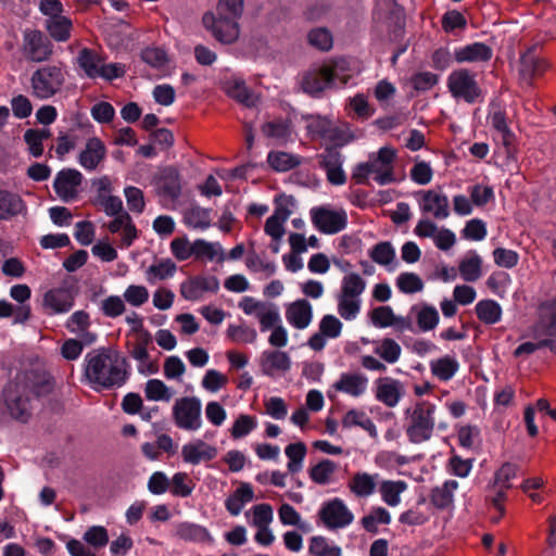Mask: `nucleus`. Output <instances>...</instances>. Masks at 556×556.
<instances>
[{"mask_svg": "<svg viewBox=\"0 0 556 556\" xmlns=\"http://www.w3.org/2000/svg\"><path fill=\"white\" fill-rule=\"evenodd\" d=\"M54 389L53 377L40 368L20 371L2 390L4 405L9 415L26 424L31 417V401L29 394L41 397L50 394Z\"/></svg>", "mask_w": 556, "mask_h": 556, "instance_id": "f257e3e1", "label": "nucleus"}, {"mask_svg": "<svg viewBox=\"0 0 556 556\" xmlns=\"http://www.w3.org/2000/svg\"><path fill=\"white\" fill-rule=\"evenodd\" d=\"M130 364L109 348L86 354L84 375L93 390H114L123 387L130 376Z\"/></svg>", "mask_w": 556, "mask_h": 556, "instance_id": "f03ea898", "label": "nucleus"}, {"mask_svg": "<svg viewBox=\"0 0 556 556\" xmlns=\"http://www.w3.org/2000/svg\"><path fill=\"white\" fill-rule=\"evenodd\" d=\"M244 0H219L216 12H206L202 23L212 36L224 45L235 42L240 34L239 20L243 13Z\"/></svg>", "mask_w": 556, "mask_h": 556, "instance_id": "7ed1b4c3", "label": "nucleus"}, {"mask_svg": "<svg viewBox=\"0 0 556 556\" xmlns=\"http://www.w3.org/2000/svg\"><path fill=\"white\" fill-rule=\"evenodd\" d=\"M345 61H334L329 65L308 71L302 79L304 92L319 97L326 89L343 87L348 84L350 76L344 74Z\"/></svg>", "mask_w": 556, "mask_h": 556, "instance_id": "20e7f679", "label": "nucleus"}, {"mask_svg": "<svg viewBox=\"0 0 556 556\" xmlns=\"http://www.w3.org/2000/svg\"><path fill=\"white\" fill-rule=\"evenodd\" d=\"M435 404L429 401H420L413 408L405 410L408 418L406 435L413 444H420L429 441L433 434L435 426Z\"/></svg>", "mask_w": 556, "mask_h": 556, "instance_id": "39448f33", "label": "nucleus"}, {"mask_svg": "<svg viewBox=\"0 0 556 556\" xmlns=\"http://www.w3.org/2000/svg\"><path fill=\"white\" fill-rule=\"evenodd\" d=\"M64 83L65 74L60 66L45 65L31 74V93L37 99L47 100L55 96Z\"/></svg>", "mask_w": 556, "mask_h": 556, "instance_id": "423d86ee", "label": "nucleus"}, {"mask_svg": "<svg viewBox=\"0 0 556 556\" xmlns=\"http://www.w3.org/2000/svg\"><path fill=\"white\" fill-rule=\"evenodd\" d=\"M446 83L448 91L455 99H462L469 104L476 103L482 94L476 75L468 68L453 71Z\"/></svg>", "mask_w": 556, "mask_h": 556, "instance_id": "0eeeda50", "label": "nucleus"}, {"mask_svg": "<svg viewBox=\"0 0 556 556\" xmlns=\"http://www.w3.org/2000/svg\"><path fill=\"white\" fill-rule=\"evenodd\" d=\"M202 404L195 396L181 397L173 406V417L178 428L187 431H195L202 426Z\"/></svg>", "mask_w": 556, "mask_h": 556, "instance_id": "6e6552de", "label": "nucleus"}, {"mask_svg": "<svg viewBox=\"0 0 556 556\" xmlns=\"http://www.w3.org/2000/svg\"><path fill=\"white\" fill-rule=\"evenodd\" d=\"M318 517L324 526L330 530L345 528L354 519L352 511L339 497L324 502L318 511Z\"/></svg>", "mask_w": 556, "mask_h": 556, "instance_id": "1a4fd4ad", "label": "nucleus"}, {"mask_svg": "<svg viewBox=\"0 0 556 556\" xmlns=\"http://www.w3.org/2000/svg\"><path fill=\"white\" fill-rule=\"evenodd\" d=\"M312 223L320 232L334 235L345 229L348 216L344 211H333L324 206L311 210Z\"/></svg>", "mask_w": 556, "mask_h": 556, "instance_id": "9d476101", "label": "nucleus"}, {"mask_svg": "<svg viewBox=\"0 0 556 556\" xmlns=\"http://www.w3.org/2000/svg\"><path fill=\"white\" fill-rule=\"evenodd\" d=\"M24 51L33 62H43L51 56L53 45L41 30L26 29L24 31Z\"/></svg>", "mask_w": 556, "mask_h": 556, "instance_id": "9b49d317", "label": "nucleus"}, {"mask_svg": "<svg viewBox=\"0 0 556 556\" xmlns=\"http://www.w3.org/2000/svg\"><path fill=\"white\" fill-rule=\"evenodd\" d=\"M219 290V280L215 276H192L180 285V294L188 301H198L203 292L216 293Z\"/></svg>", "mask_w": 556, "mask_h": 556, "instance_id": "f8f14e48", "label": "nucleus"}, {"mask_svg": "<svg viewBox=\"0 0 556 556\" xmlns=\"http://www.w3.org/2000/svg\"><path fill=\"white\" fill-rule=\"evenodd\" d=\"M83 179L84 177L79 170L63 168L54 178L53 189L63 201H70L76 197V189L81 185Z\"/></svg>", "mask_w": 556, "mask_h": 556, "instance_id": "ddd939ff", "label": "nucleus"}, {"mask_svg": "<svg viewBox=\"0 0 556 556\" xmlns=\"http://www.w3.org/2000/svg\"><path fill=\"white\" fill-rule=\"evenodd\" d=\"M556 337V298L543 302L539 307V318L533 325V338Z\"/></svg>", "mask_w": 556, "mask_h": 556, "instance_id": "4468645a", "label": "nucleus"}, {"mask_svg": "<svg viewBox=\"0 0 556 556\" xmlns=\"http://www.w3.org/2000/svg\"><path fill=\"white\" fill-rule=\"evenodd\" d=\"M535 50L532 46L520 55L519 75L528 85H532V80L543 75L547 67L545 61L535 54Z\"/></svg>", "mask_w": 556, "mask_h": 556, "instance_id": "2eb2a0df", "label": "nucleus"}, {"mask_svg": "<svg viewBox=\"0 0 556 556\" xmlns=\"http://www.w3.org/2000/svg\"><path fill=\"white\" fill-rule=\"evenodd\" d=\"M369 159L381 165L379 176H374V180L378 185L386 186L396 181L394 175L395 149L388 146L382 147L379 149L376 156H370Z\"/></svg>", "mask_w": 556, "mask_h": 556, "instance_id": "dca6fc26", "label": "nucleus"}, {"mask_svg": "<svg viewBox=\"0 0 556 556\" xmlns=\"http://www.w3.org/2000/svg\"><path fill=\"white\" fill-rule=\"evenodd\" d=\"M105 144L100 138L92 137L87 140L85 149L79 153L78 163L86 170L92 172L105 159Z\"/></svg>", "mask_w": 556, "mask_h": 556, "instance_id": "f3484780", "label": "nucleus"}, {"mask_svg": "<svg viewBox=\"0 0 556 556\" xmlns=\"http://www.w3.org/2000/svg\"><path fill=\"white\" fill-rule=\"evenodd\" d=\"M217 456V448L198 439L187 443L181 448V457L185 463L199 465L201 462L213 460Z\"/></svg>", "mask_w": 556, "mask_h": 556, "instance_id": "a211bd4d", "label": "nucleus"}, {"mask_svg": "<svg viewBox=\"0 0 556 556\" xmlns=\"http://www.w3.org/2000/svg\"><path fill=\"white\" fill-rule=\"evenodd\" d=\"M493 56V50L484 42H472L456 48L454 59L457 63L488 62Z\"/></svg>", "mask_w": 556, "mask_h": 556, "instance_id": "6ab92c4d", "label": "nucleus"}, {"mask_svg": "<svg viewBox=\"0 0 556 556\" xmlns=\"http://www.w3.org/2000/svg\"><path fill=\"white\" fill-rule=\"evenodd\" d=\"M75 298L68 288H53L46 292L43 304L51 309L53 314H63L71 311L74 306Z\"/></svg>", "mask_w": 556, "mask_h": 556, "instance_id": "aec40b11", "label": "nucleus"}, {"mask_svg": "<svg viewBox=\"0 0 556 556\" xmlns=\"http://www.w3.org/2000/svg\"><path fill=\"white\" fill-rule=\"evenodd\" d=\"M260 366L265 376L273 377L277 371H288L291 368V358L282 351H264L260 357Z\"/></svg>", "mask_w": 556, "mask_h": 556, "instance_id": "412c9836", "label": "nucleus"}, {"mask_svg": "<svg viewBox=\"0 0 556 556\" xmlns=\"http://www.w3.org/2000/svg\"><path fill=\"white\" fill-rule=\"evenodd\" d=\"M422 194L420 208L425 213H432L438 219H445L450 216L448 199L444 193L434 190L419 191Z\"/></svg>", "mask_w": 556, "mask_h": 556, "instance_id": "4be33fe9", "label": "nucleus"}, {"mask_svg": "<svg viewBox=\"0 0 556 556\" xmlns=\"http://www.w3.org/2000/svg\"><path fill=\"white\" fill-rule=\"evenodd\" d=\"M159 194L172 201L177 200L181 194L180 175L179 172L173 167H165L161 172L157 182Z\"/></svg>", "mask_w": 556, "mask_h": 556, "instance_id": "5701e85b", "label": "nucleus"}, {"mask_svg": "<svg viewBox=\"0 0 556 556\" xmlns=\"http://www.w3.org/2000/svg\"><path fill=\"white\" fill-rule=\"evenodd\" d=\"M368 386V379L362 374L342 372L338 381L333 383L336 391L358 397L365 393Z\"/></svg>", "mask_w": 556, "mask_h": 556, "instance_id": "b1692460", "label": "nucleus"}, {"mask_svg": "<svg viewBox=\"0 0 556 556\" xmlns=\"http://www.w3.org/2000/svg\"><path fill=\"white\" fill-rule=\"evenodd\" d=\"M312 317V305L304 299L294 301L286 311L287 320L296 329H305L311 324Z\"/></svg>", "mask_w": 556, "mask_h": 556, "instance_id": "393cba45", "label": "nucleus"}, {"mask_svg": "<svg viewBox=\"0 0 556 556\" xmlns=\"http://www.w3.org/2000/svg\"><path fill=\"white\" fill-rule=\"evenodd\" d=\"M175 535L180 540L193 543L213 541L210 531L205 527L190 521L177 522L175 525Z\"/></svg>", "mask_w": 556, "mask_h": 556, "instance_id": "a878e982", "label": "nucleus"}, {"mask_svg": "<svg viewBox=\"0 0 556 556\" xmlns=\"http://www.w3.org/2000/svg\"><path fill=\"white\" fill-rule=\"evenodd\" d=\"M376 383V399L388 407L396 406L402 397L400 382L387 377L379 378Z\"/></svg>", "mask_w": 556, "mask_h": 556, "instance_id": "bb28decb", "label": "nucleus"}, {"mask_svg": "<svg viewBox=\"0 0 556 556\" xmlns=\"http://www.w3.org/2000/svg\"><path fill=\"white\" fill-rule=\"evenodd\" d=\"M43 26L50 39H53L56 42H66L72 36L73 22L66 15L46 18Z\"/></svg>", "mask_w": 556, "mask_h": 556, "instance_id": "cd10ccee", "label": "nucleus"}, {"mask_svg": "<svg viewBox=\"0 0 556 556\" xmlns=\"http://www.w3.org/2000/svg\"><path fill=\"white\" fill-rule=\"evenodd\" d=\"M377 478L378 473L356 472L349 482V489L357 497H368L376 491Z\"/></svg>", "mask_w": 556, "mask_h": 556, "instance_id": "c85d7f7f", "label": "nucleus"}, {"mask_svg": "<svg viewBox=\"0 0 556 556\" xmlns=\"http://www.w3.org/2000/svg\"><path fill=\"white\" fill-rule=\"evenodd\" d=\"M77 62L88 78H99L103 59L97 51L89 48L81 49L78 53Z\"/></svg>", "mask_w": 556, "mask_h": 556, "instance_id": "c756f323", "label": "nucleus"}, {"mask_svg": "<svg viewBox=\"0 0 556 556\" xmlns=\"http://www.w3.org/2000/svg\"><path fill=\"white\" fill-rule=\"evenodd\" d=\"M26 208L22 198L8 190L0 189V219L17 216Z\"/></svg>", "mask_w": 556, "mask_h": 556, "instance_id": "7c9ffc66", "label": "nucleus"}, {"mask_svg": "<svg viewBox=\"0 0 556 556\" xmlns=\"http://www.w3.org/2000/svg\"><path fill=\"white\" fill-rule=\"evenodd\" d=\"M458 488L456 480H446L442 486H435L430 494V501L438 509L447 508L454 501V491Z\"/></svg>", "mask_w": 556, "mask_h": 556, "instance_id": "2f4dec72", "label": "nucleus"}, {"mask_svg": "<svg viewBox=\"0 0 556 556\" xmlns=\"http://www.w3.org/2000/svg\"><path fill=\"white\" fill-rule=\"evenodd\" d=\"M431 374L441 381L451 380L459 369L456 358L448 355L440 357L430 363Z\"/></svg>", "mask_w": 556, "mask_h": 556, "instance_id": "473e14b6", "label": "nucleus"}, {"mask_svg": "<svg viewBox=\"0 0 556 556\" xmlns=\"http://www.w3.org/2000/svg\"><path fill=\"white\" fill-rule=\"evenodd\" d=\"M177 270L175 262L170 258H163L159 263L152 264L146 270V279L149 283L154 285L157 280L172 278Z\"/></svg>", "mask_w": 556, "mask_h": 556, "instance_id": "72a5a7b5", "label": "nucleus"}, {"mask_svg": "<svg viewBox=\"0 0 556 556\" xmlns=\"http://www.w3.org/2000/svg\"><path fill=\"white\" fill-rule=\"evenodd\" d=\"M476 314L485 325H494L502 318V307L494 300H481L476 304Z\"/></svg>", "mask_w": 556, "mask_h": 556, "instance_id": "f704fd0d", "label": "nucleus"}, {"mask_svg": "<svg viewBox=\"0 0 556 556\" xmlns=\"http://www.w3.org/2000/svg\"><path fill=\"white\" fill-rule=\"evenodd\" d=\"M469 254V257L464 258L459 263L458 269L465 281L475 282L481 276L482 260L476 251H470Z\"/></svg>", "mask_w": 556, "mask_h": 556, "instance_id": "c9c22d12", "label": "nucleus"}, {"mask_svg": "<svg viewBox=\"0 0 556 556\" xmlns=\"http://www.w3.org/2000/svg\"><path fill=\"white\" fill-rule=\"evenodd\" d=\"M193 256L197 260L207 258L208 261H213L218 254V262H224V253L220 244L218 242L212 243L204 239H197L192 242V251Z\"/></svg>", "mask_w": 556, "mask_h": 556, "instance_id": "e433bc0d", "label": "nucleus"}, {"mask_svg": "<svg viewBox=\"0 0 556 556\" xmlns=\"http://www.w3.org/2000/svg\"><path fill=\"white\" fill-rule=\"evenodd\" d=\"M267 162L276 172H288L299 166L301 164V159L298 155L287 152L271 151L267 155Z\"/></svg>", "mask_w": 556, "mask_h": 556, "instance_id": "4c0bfd02", "label": "nucleus"}, {"mask_svg": "<svg viewBox=\"0 0 556 556\" xmlns=\"http://www.w3.org/2000/svg\"><path fill=\"white\" fill-rule=\"evenodd\" d=\"M407 488V483L403 480L392 481L386 480L380 485V493L383 502L389 506H396L401 502V493Z\"/></svg>", "mask_w": 556, "mask_h": 556, "instance_id": "58836bf2", "label": "nucleus"}, {"mask_svg": "<svg viewBox=\"0 0 556 556\" xmlns=\"http://www.w3.org/2000/svg\"><path fill=\"white\" fill-rule=\"evenodd\" d=\"M184 222L190 228L205 230L211 226V210L192 206L186 212Z\"/></svg>", "mask_w": 556, "mask_h": 556, "instance_id": "ea45409f", "label": "nucleus"}, {"mask_svg": "<svg viewBox=\"0 0 556 556\" xmlns=\"http://www.w3.org/2000/svg\"><path fill=\"white\" fill-rule=\"evenodd\" d=\"M308 552L313 556H341L342 549L340 546L331 543L323 535L312 536L309 540Z\"/></svg>", "mask_w": 556, "mask_h": 556, "instance_id": "a19ab883", "label": "nucleus"}, {"mask_svg": "<svg viewBox=\"0 0 556 556\" xmlns=\"http://www.w3.org/2000/svg\"><path fill=\"white\" fill-rule=\"evenodd\" d=\"M337 470V464L331 459H321L308 470L309 478L313 482L325 485L330 482V477Z\"/></svg>", "mask_w": 556, "mask_h": 556, "instance_id": "79ce46f5", "label": "nucleus"}, {"mask_svg": "<svg viewBox=\"0 0 556 556\" xmlns=\"http://www.w3.org/2000/svg\"><path fill=\"white\" fill-rule=\"evenodd\" d=\"M285 453L289 458V463L287 465L288 471L291 473L299 472L303 467V460L307 453L305 443H290L286 446Z\"/></svg>", "mask_w": 556, "mask_h": 556, "instance_id": "37998d69", "label": "nucleus"}, {"mask_svg": "<svg viewBox=\"0 0 556 556\" xmlns=\"http://www.w3.org/2000/svg\"><path fill=\"white\" fill-rule=\"evenodd\" d=\"M395 250L389 241L378 242L369 251L370 258L381 266L392 264L395 261Z\"/></svg>", "mask_w": 556, "mask_h": 556, "instance_id": "c03bdc74", "label": "nucleus"}, {"mask_svg": "<svg viewBox=\"0 0 556 556\" xmlns=\"http://www.w3.org/2000/svg\"><path fill=\"white\" fill-rule=\"evenodd\" d=\"M366 281L356 273L343 277L341 296L357 299L365 290Z\"/></svg>", "mask_w": 556, "mask_h": 556, "instance_id": "a18cd8bd", "label": "nucleus"}, {"mask_svg": "<svg viewBox=\"0 0 556 556\" xmlns=\"http://www.w3.org/2000/svg\"><path fill=\"white\" fill-rule=\"evenodd\" d=\"M144 394L149 401L168 402L173 394L170 389L160 379H150L146 383Z\"/></svg>", "mask_w": 556, "mask_h": 556, "instance_id": "49530a36", "label": "nucleus"}, {"mask_svg": "<svg viewBox=\"0 0 556 556\" xmlns=\"http://www.w3.org/2000/svg\"><path fill=\"white\" fill-rule=\"evenodd\" d=\"M417 325L424 332L433 330L440 320L439 313L434 306L425 304L416 315Z\"/></svg>", "mask_w": 556, "mask_h": 556, "instance_id": "de8ad7c7", "label": "nucleus"}, {"mask_svg": "<svg viewBox=\"0 0 556 556\" xmlns=\"http://www.w3.org/2000/svg\"><path fill=\"white\" fill-rule=\"evenodd\" d=\"M169 482L172 483L170 493L174 496L185 498L193 492L194 483L186 472H176Z\"/></svg>", "mask_w": 556, "mask_h": 556, "instance_id": "09e8293b", "label": "nucleus"}, {"mask_svg": "<svg viewBox=\"0 0 556 556\" xmlns=\"http://www.w3.org/2000/svg\"><path fill=\"white\" fill-rule=\"evenodd\" d=\"M227 336L237 343H253L257 338V332L249 326L231 324L227 328Z\"/></svg>", "mask_w": 556, "mask_h": 556, "instance_id": "8fccbe9b", "label": "nucleus"}, {"mask_svg": "<svg viewBox=\"0 0 556 556\" xmlns=\"http://www.w3.org/2000/svg\"><path fill=\"white\" fill-rule=\"evenodd\" d=\"M401 352L400 344L390 338L383 339L381 344L375 349V353L390 364H394L399 361Z\"/></svg>", "mask_w": 556, "mask_h": 556, "instance_id": "3c124183", "label": "nucleus"}, {"mask_svg": "<svg viewBox=\"0 0 556 556\" xmlns=\"http://www.w3.org/2000/svg\"><path fill=\"white\" fill-rule=\"evenodd\" d=\"M396 287L401 292L412 294L421 291L424 282L415 273H402L396 278Z\"/></svg>", "mask_w": 556, "mask_h": 556, "instance_id": "603ef678", "label": "nucleus"}, {"mask_svg": "<svg viewBox=\"0 0 556 556\" xmlns=\"http://www.w3.org/2000/svg\"><path fill=\"white\" fill-rule=\"evenodd\" d=\"M228 94L248 108L255 104L253 92L243 80H235L228 88Z\"/></svg>", "mask_w": 556, "mask_h": 556, "instance_id": "864d4df0", "label": "nucleus"}, {"mask_svg": "<svg viewBox=\"0 0 556 556\" xmlns=\"http://www.w3.org/2000/svg\"><path fill=\"white\" fill-rule=\"evenodd\" d=\"M309 45L317 48L320 51H329L333 45V38L331 33L325 28L319 27L312 29L307 36Z\"/></svg>", "mask_w": 556, "mask_h": 556, "instance_id": "5fc2aeb1", "label": "nucleus"}, {"mask_svg": "<svg viewBox=\"0 0 556 556\" xmlns=\"http://www.w3.org/2000/svg\"><path fill=\"white\" fill-rule=\"evenodd\" d=\"M257 427L256 418L251 415H240L233 422L231 428V437L240 439L248 435Z\"/></svg>", "mask_w": 556, "mask_h": 556, "instance_id": "6e6d98bb", "label": "nucleus"}, {"mask_svg": "<svg viewBox=\"0 0 556 556\" xmlns=\"http://www.w3.org/2000/svg\"><path fill=\"white\" fill-rule=\"evenodd\" d=\"M141 60L154 68H161L168 62L167 53L159 47H148L141 51Z\"/></svg>", "mask_w": 556, "mask_h": 556, "instance_id": "4d7b16f0", "label": "nucleus"}, {"mask_svg": "<svg viewBox=\"0 0 556 556\" xmlns=\"http://www.w3.org/2000/svg\"><path fill=\"white\" fill-rule=\"evenodd\" d=\"M316 157L321 169L343 165V155L337 147L326 146L324 151L317 154Z\"/></svg>", "mask_w": 556, "mask_h": 556, "instance_id": "13d9d810", "label": "nucleus"}, {"mask_svg": "<svg viewBox=\"0 0 556 556\" xmlns=\"http://www.w3.org/2000/svg\"><path fill=\"white\" fill-rule=\"evenodd\" d=\"M394 312L391 306H378L370 313L371 323L375 327L387 328L394 324Z\"/></svg>", "mask_w": 556, "mask_h": 556, "instance_id": "bf43d9fd", "label": "nucleus"}, {"mask_svg": "<svg viewBox=\"0 0 556 556\" xmlns=\"http://www.w3.org/2000/svg\"><path fill=\"white\" fill-rule=\"evenodd\" d=\"M84 540L94 548L104 547L109 543L108 530L102 526H92L84 533Z\"/></svg>", "mask_w": 556, "mask_h": 556, "instance_id": "052dcab7", "label": "nucleus"}, {"mask_svg": "<svg viewBox=\"0 0 556 556\" xmlns=\"http://www.w3.org/2000/svg\"><path fill=\"white\" fill-rule=\"evenodd\" d=\"M486 233L485 223L479 218L468 220L465 228L462 230V235L465 239L473 241L483 240Z\"/></svg>", "mask_w": 556, "mask_h": 556, "instance_id": "680f3d73", "label": "nucleus"}, {"mask_svg": "<svg viewBox=\"0 0 556 556\" xmlns=\"http://www.w3.org/2000/svg\"><path fill=\"white\" fill-rule=\"evenodd\" d=\"M127 205L134 213H142L146 206L143 192L141 189L128 186L124 189Z\"/></svg>", "mask_w": 556, "mask_h": 556, "instance_id": "e2e57ef3", "label": "nucleus"}, {"mask_svg": "<svg viewBox=\"0 0 556 556\" xmlns=\"http://www.w3.org/2000/svg\"><path fill=\"white\" fill-rule=\"evenodd\" d=\"M96 204L100 205L108 216L123 213V201L117 195L98 194Z\"/></svg>", "mask_w": 556, "mask_h": 556, "instance_id": "0e129e2a", "label": "nucleus"}, {"mask_svg": "<svg viewBox=\"0 0 556 556\" xmlns=\"http://www.w3.org/2000/svg\"><path fill=\"white\" fill-rule=\"evenodd\" d=\"M100 309L104 316L116 318L125 312L126 306L118 295H110L102 301Z\"/></svg>", "mask_w": 556, "mask_h": 556, "instance_id": "69168bd1", "label": "nucleus"}, {"mask_svg": "<svg viewBox=\"0 0 556 556\" xmlns=\"http://www.w3.org/2000/svg\"><path fill=\"white\" fill-rule=\"evenodd\" d=\"M361 309V301L354 298H339L338 312L345 320H352L356 318Z\"/></svg>", "mask_w": 556, "mask_h": 556, "instance_id": "338daca9", "label": "nucleus"}, {"mask_svg": "<svg viewBox=\"0 0 556 556\" xmlns=\"http://www.w3.org/2000/svg\"><path fill=\"white\" fill-rule=\"evenodd\" d=\"M170 251L174 257L179 262L187 261L193 256V252H191L192 243H190L187 237L173 239L170 242Z\"/></svg>", "mask_w": 556, "mask_h": 556, "instance_id": "774afa93", "label": "nucleus"}]
</instances>
